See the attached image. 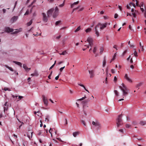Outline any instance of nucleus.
<instances>
[{
	"label": "nucleus",
	"instance_id": "nucleus-33",
	"mask_svg": "<svg viewBox=\"0 0 146 146\" xmlns=\"http://www.w3.org/2000/svg\"><path fill=\"white\" fill-rule=\"evenodd\" d=\"M91 29L90 28H88L85 31L86 33H88L91 31Z\"/></svg>",
	"mask_w": 146,
	"mask_h": 146
},
{
	"label": "nucleus",
	"instance_id": "nucleus-53",
	"mask_svg": "<svg viewBox=\"0 0 146 146\" xmlns=\"http://www.w3.org/2000/svg\"><path fill=\"white\" fill-rule=\"evenodd\" d=\"M136 5H137V6H139V5L138 4V1H137V0H136Z\"/></svg>",
	"mask_w": 146,
	"mask_h": 146
},
{
	"label": "nucleus",
	"instance_id": "nucleus-29",
	"mask_svg": "<svg viewBox=\"0 0 146 146\" xmlns=\"http://www.w3.org/2000/svg\"><path fill=\"white\" fill-rule=\"evenodd\" d=\"M114 92L115 94L117 96H119V93L117 90H114Z\"/></svg>",
	"mask_w": 146,
	"mask_h": 146
},
{
	"label": "nucleus",
	"instance_id": "nucleus-62",
	"mask_svg": "<svg viewBox=\"0 0 146 146\" xmlns=\"http://www.w3.org/2000/svg\"><path fill=\"white\" fill-rule=\"evenodd\" d=\"M111 72L113 73H114L115 72L114 70L113 69H112L111 70Z\"/></svg>",
	"mask_w": 146,
	"mask_h": 146
},
{
	"label": "nucleus",
	"instance_id": "nucleus-54",
	"mask_svg": "<svg viewBox=\"0 0 146 146\" xmlns=\"http://www.w3.org/2000/svg\"><path fill=\"white\" fill-rule=\"evenodd\" d=\"M137 139L139 140H142L143 141H144V140L142 139L141 138H137Z\"/></svg>",
	"mask_w": 146,
	"mask_h": 146
},
{
	"label": "nucleus",
	"instance_id": "nucleus-21",
	"mask_svg": "<svg viewBox=\"0 0 146 146\" xmlns=\"http://www.w3.org/2000/svg\"><path fill=\"white\" fill-rule=\"evenodd\" d=\"M80 134V132L78 131L75 132L73 133V135L74 137H76V136Z\"/></svg>",
	"mask_w": 146,
	"mask_h": 146
},
{
	"label": "nucleus",
	"instance_id": "nucleus-61",
	"mask_svg": "<svg viewBox=\"0 0 146 146\" xmlns=\"http://www.w3.org/2000/svg\"><path fill=\"white\" fill-rule=\"evenodd\" d=\"M3 13H5L6 11V9H3Z\"/></svg>",
	"mask_w": 146,
	"mask_h": 146
},
{
	"label": "nucleus",
	"instance_id": "nucleus-28",
	"mask_svg": "<svg viewBox=\"0 0 146 146\" xmlns=\"http://www.w3.org/2000/svg\"><path fill=\"white\" fill-rule=\"evenodd\" d=\"M97 49V47L95 46L94 47L93 50V52L94 54L96 53V52Z\"/></svg>",
	"mask_w": 146,
	"mask_h": 146
},
{
	"label": "nucleus",
	"instance_id": "nucleus-5",
	"mask_svg": "<svg viewBox=\"0 0 146 146\" xmlns=\"http://www.w3.org/2000/svg\"><path fill=\"white\" fill-rule=\"evenodd\" d=\"M88 72L90 78H93L95 76V71L93 70H89Z\"/></svg>",
	"mask_w": 146,
	"mask_h": 146
},
{
	"label": "nucleus",
	"instance_id": "nucleus-14",
	"mask_svg": "<svg viewBox=\"0 0 146 146\" xmlns=\"http://www.w3.org/2000/svg\"><path fill=\"white\" fill-rule=\"evenodd\" d=\"M7 102H6L5 104L4 105V112H5V111H7L8 110V104H7Z\"/></svg>",
	"mask_w": 146,
	"mask_h": 146
},
{
	"label": "nucleus",
	"instance_id": "nucleus-35",
	"mask_svg": "<svg viewBox=\"0 0 146 146\" xmlns=\"http://www.w3.org/2000/svg\"><path fill=\"white\" fill-rule=\"evenodd\" d=\"M86 98V96H85L84 97H83L80 99H78L77 100L81 101L84 100V99H85Z\"/></svg>",
	"mask_w": 146,
	"mask_h": 146
},
{
	"label": "nucleus",
	"instance_id": "nucleus-30",
	"mask_svg": "<svg viewBox=\"0 0 146 146\" xmlns=\"http://www.w3.org/2000/svg\"><path fill=\"white\" fill-rule=\"evenodd\" d=\"M32 22H33L32 20H30V21L29 22H28L27 23V25L28 26H30L32 24Z\"/></svg>",
	"mask_w": 146,
	"mask_h": 146
},
{
	"label": "nucleus",
	"instance_id": "nucleus-1",
	"mask_svg": "<svg viewBox=\"0 0 146 146\" xmlns=\"http://www.w3.org/2000/svg\"><path fill=\"white\" fill-rule=\"evenodd\" d=\"M119 88L122 91L124 96H126L128 94V89L123 83L121 84V86H119Z\"/></svg>",
	"mask_w": 146,
	"mask_h": 146
},
{
	"label": "nucleus",
	"instance_id": "nucleus-26",
	"mask_svg": "<svg viewBox=\"0 0 146 146\" xmlns=\"http://www.w3.org/2000/svg\"><path fill=\"white\" fill-rule=\"evenodd\" d=\"M23 68L26 71L28 70V68L27 67L26 64H24L23 66Z\"/></svg>",
	"mask_w": 146,
	"mask_h": 146
},
{
	"label": "nucleus",
	"instance_id": "nucleus-6",
	"mask_svg": "<svg viewBox=\"0 0 146 146\" xmlns=\"http://www.w3.org/2000/svg\"><path fill=\"white\" fill-rule=\"evenodd\" d=\"M92 124L94 125L95 127H97V129H100L101 126L100 123L98 122H95L94 121L92 122Z\"/></svg>",
	"mask_w": 146,
	"mask_h": 146
},
{
	"label": "nucleus",
	"instance_id": "nucleus-63",
	"mask_svg": "<svg viewBox=\"0 0 146 146\" xmlns=\"http://www.w3.org/2000/svg\"><path fill=\"white\" fill-rule=\"evenodd\" d=\"M29 11H27L25 13V14L24 15H27L29 14Z\"/></svg>",
	"mask_w": 146,
	"mask_h": 146
},
{
	"label": "nucleus",
	"instance_id": "nucleus-46",
	"mask_svg": "<svg viewBox=\"0 0 146 146\" xmlns=\"http://www.w3.org/2000/svg\"><path fill=\"white\" fill-rule=\"evenodd\" d=\"M4 90L5 91H7V90H8L9 91H10V89H9V88H4Z\"/></svg>",
	"mask_w": 146,
	"mask_h": 146
},
{
	"label": "nucleus",
	"instance_id": "nucleus-31",
	"mask_svg": "<svg viewBox=\"0 0 146 146\" xmlns=\"http://www.w3.org/2000/svg\"><path fill=\"white\" fill-rule=\"evenodd\" d=\"M67 53L66 51L65 50L63 51L61 53H60V54L61 55H65Z\"/></svg>",
	"mask_w": 146,
	"mask_h": 146
},
{
	"label": "nucleus",
	"instance_id": "nucleus-60",
	"mask_svg": "<svg viewBox=\"0 0 146 146\" xmlns=\"http://www.w3.org/2000/svg\"><path fill=\"white\" fill-rule=\"evenodd\" d=\"M54 0H48V1H49L50 3H52L53 2Z\"/></svg>",
	"mask_w": 146,
	"mask_h": 146
},
{
	"label": "nucleus",
	"instance_id": "nucleus-15",
	"mask_svg": "<svg viewBox=\"0 0 146 146\" xmlns=\"http://www.w3.org/2000/svg\"><path fill=\"white\" fill-rule=\"evenodd\" d=\"M124 78L129 82H132L131 80L128 77L127 74H125Z\"/></svg>",
	"mask_w": 146,
	"mask_h": 146
},
{
	"label": "nucleus",
	"instance_id": "nucleus-52",
	"mask_svg": "<svg viewBox=\"0 0 146 146\" xmlns=\"http://www.w3.org/2000/svg\"><path fill=\"white\" fill-rule=\"evenodd\" d=\"M57 139L59 141L62 142H63L64 141H63L60 138H57Z\"/></svg>",
	"mask_w": 146,
	"mask_h": 146
},
{
	"label": "nucleus",
	"instance_id": "nucleus-37",
	"mask_svg": "<svg viewBox=\"0 0 146 146\" xmlns=\"http://www.w3.org/2000/svg\"><path fill=\"white\" fill-rule=\"evenodd\" d=\"M20 30H21V29H20ZM21 30H20L19 31V30H17L16 31H15V32H13V34H16V33H17L19 32L20 31H21Z\"/></svg>",
	"mask_w": 146,
	"mask_h": 146
},
{
	"label": "nucleus",
	"instance_id": "nucleus-18",
	"mask_svg": "<svg viewBox=\"0 0 146 146\" xmlns=\"http://www.w3.org/2000/svg\"><path fill=\"white\" fill-rule=\"evenodd\" d=\"M31 75L32 76H37L38 75V74L36 70H35L34 72Z\"/></svg>",
	"mask_w": 146,
	"mask_h": 146
},
{
	"label": "nucleus",
	"instance_id": "nucleus-42",
	"mask_svg": "<svg viewBox=\"0 0 146 146\" xmlns=\"http://www.w3.org/2000/svg\"><path fill=\"white\" fill-rule=\"evenodd\" d=\"M103 51V47H101L100 48V53L101 54H102Z\"/></svg>",
	"mask_w": 146,
	"mask_h": 146
},
{
	"label": "nucleus",
	"instance_id": "nucleus-49",
	"mask_svg": "<svg viewBox=\"0 0 146 146\" xmlns=\"http://www.w3.org/2000/svg\"><path fill=\"white\" fill-rule=\"evenodd\" d=\"M60 74H60L57 76L55 77V79L56 80H57L58 79V78H59V75Z\"/></svg>",
	"mask_w": 146,
	"mask_h": 146
},
{
	"label": "nucleus",
	"instance_id": "nucleus-25",
	"mask_svg": "<svg viewBox=\"0 0 146 146\" xmlns=\"http://www.w3.org/2000/svg\"><path fill=\"white\" fill-rule=\"evenodd\" d=\"M50 118V116L48 115H47L46 116L45 121H46L47 122H48Z\"/></svg>",
	"mask_w": 146,
	"mask_h": 146
},
{
	"label": "nucleus",
	"instance_id": "nucleus-55",
	"mask_svg": "<svg viewBox=\"0 0 146 146\" xmlns=\"http://www.w3.org/2000/svg\"><path fill=\"white\" fill-rule=\"evenodd\" d=\"M95 21H93L92 25L91 26V27H92L94 26V25L95 24Z\"/></svg>",
	"mask_w": 146,
	"mask_h": 146
},
{
	"label": "nucleus",
	"instance_id": "nucleus-38",
	"mask_svg": "<svg viewBox=\"0 0 146 146\" xmlns=\"http://www.w3.org/2000/svg\"><path fill=\"white\" fill-rule=\"evenodd\" d=\"M106 61L105 59H104L103 62V67H104L106 65Z\"/></svg>",
	"mask_w": 146,
	"mask_h": 146
},
{
	"label": "nucleus",
	"instance_id": "nucleus-3",
	"mask_svg": "<svg viewBox=\"0 0 146 146\" xmlns=\"http://www.w3.org/2000/svg\"><path fill=\"white\" fill-rule=\"evenodd\" d=\"M59 9L57 7H56L55 9V10L53 13L52 16L53 18H56L58 15Z\"/></svg>",
	"mask_w": 146,
	"mask_h": 146
},
{
	"label": "nucleus",
	"instance_id": "nucleus-16",
	"mask_svg": "<svg viewBox=\"0 0 146 146\" xmlns=\"http://www.w3.org/2000/svg\"><path fill=\"white\" fill-rule=\"evenodd\" d=\"M54 133L55 134H57V131L56 130H55V129L53 128L51 129L50 128L49 130V132L51 134V135L52 136V131H54Z\"/></svg>",
	"mask_w": 146,
	"mask_h": 146
},
{
	"label": "nucleus",
	"instance_id": "nucleus-32",
	"mask_svg": "<svg viewBox=\"0 0 146 146\" xmlns=\"http://www.w3.org/2000/svg\"><path fill=\"white\" fill-rule=\"evenodd\" d=\"M80 26H79L77 27L76 29L74 31L75 32H76L79 31L80 29Z\"/></svg>",
	"mask_w": 146,
	"mask_h": 146
},
{
	"label": "nucleus",
	"instance_id": "nucleus-12",
	"mask_svg": "<svg viewBox=\"0 0 146 146\" xmlns=\"http://www.w3.org/2000/svg\"><path fill=\"white\" fill-rule=\"evenodd\" d=\"M87 102L88 101L86 100L83 101L82 102V103L83 105V109H85L86 107H88L87 104Z\"/></svg>",
	"mask_w": 146,
	"mask_h": 146
},
{
	"label": "nucleus",
	"instance_id": "nucleus-34",
	"mask_svg": "<svg viewBox=\"0 0 146 146\" xmlns=\"http://www.w3.org/2000/svg\"><path fill=\"white\" fill-rule=\"evenodd\" d=\"M61 22V21H56L55 23V25L56 26L58 25L59 24H60Z\"/></svg>",
	"mask_w": 146,
	"mask_h": 146
},
{
	"label": "nucleus",
	"instance_id": "nucleus-24",
	"mask_svg": "<svg viewBox=\"0 0 146 146\" xmlns=\"http://www.w3.org/2000/svg\"><path fill=\"white\" fill-rule=\"evenodd\" d=\"M146 123V122L145 121H141L139 123V124L141 125H143Z\"/></svg>",
	"mask_w": 146,
	"mask_h": 146
},
{
	"label": "nucleus",
	"instance_id": "nucleus-13",
	"mask_svg": "<svg viewBox=\"0 0 146 146\" xmlns=\"http://www.w3.org/2000/svg\"><path fill=\"white\" fill-rule=\"evenodd\" d=\"M18 17L16 16H14L12 17L11 20L10 21L11 23H13L17 19Z\"/></svg>",
	"mask_w": 146,
	"mask_h": 146
},
{
	"label": "nucleus",
	"instance_id": "nucleus-51",
	"mask_svg": "<svg viewBox=\"0 0 146 146\" xmlns=\"http://www.w3.org/2000/svg\"><path fill=\"white\" fill-rule=\"evenodd\" d=\"M118 15L116 13L115 14V15H114V18L115 19H116L118 17Z\"/></svg>",
	"mask_w": 146,
	"mask_h": 146
},
{
	"label": "nucleus",
	"instance_id": "nucleus-19",
	"mask_svg": "<svg viewBox=\"0 0 146 146\" xmlns=\"http://www.w3.org/2000/svg\"><path fill=\"white\" fill-rule=\"evenodd\" d=\"M33 133V132H30L27 134V136L30 139L32 137Z\"/></svg>",
	"mask_w": 146,
	"mask_h": 146
},
{
	"label": "nucleus",
	"instance_id": "nucleus-44",
	"mask_svg": "<svg viewBox=\"0 0 146 146\" xmlns=\"http://www.w3.org/2000/svg\"><path fill=\"white\" fill-rule=\"evenodd\" d=\"M125 126L126 128H129V127H130L131 125L129 124H126L125 125Z\"/></svg>",
	"mask_w": 146,
	"mask_h": 146
},
{
	"label": "nucleus",
	"instance_id": "nucleus-8",
	"mask_svg": "<svg viewBox=\"0 0 146 146\" xmlns=\"http://www.w3.org/2000/svg\"><path fill=\"white\" fill-rule=\"evenodd\" d=\"M87 41L89 43V45L92 47L93 45V41L92 39L90 37H88L87 38Z\"/></svg>",
	"mask_w": 146,
	"mask_h": 146
},
{
	"label": "nucleus",
	"instance_id": "nucleus-43",
	"mask_svg": "<svg viewBox=\"0 0 146 146\" xmlns=\"http://www.w3.org/2000/svg\"><path fill=\"white\" fill-rule=\"evenodd\" d=\"M142 84V83H140L138 84H137L136 86L137 88H138L139 86H140Z\"/></svg>",
	"mask_w": 146,
	"mask_h": 146
},
{
	"label": "nucleus",
	"instance_id": "nucleus-58",
	"mask_svg": "<svg viewBox=\"0 0 146 146\" xmlns=\"http://www.w3.org/2000/svg\"><path fill=\"white\" fill-rule=\"evenodd\" d=\"M36 0H33V1L31 3V5H32L36 1Z\"/></svg>",
	"mask_w": 146,
	"mask_h": 146
},
{
	"label": "nucleus",
	"instance_id": "nucleus-45",
	"mask_svg": "<svg viewBox=\"0 0 146 146\" xmlns=\"http://www.w3.org/2000/svg\"><path fill=\"white\" fill-rule=\"evenodd\" d=\"M127 52V50H125V51H124L122 55V56H124V55L125 54H126V53Z\"/></svg>",
	"mask_w": 146,
	"mask_h": 146
},
{
	"label": "nucleus",
	"instance_id": "nucleus-23",
	"mask_svg": "<svg viewBox=\"0 0 146 146\" xmlns=\"http://www.w3.org/2000/svg\"><path fill=\"white\" fill-rule=\"evenodd\" d=\"M79 3V1H78L76 2H75L71 5V8H72L74 7V5L78 4Z\"/></svg>",
	"mask_w": 146,
	"mask_h": 146
},
{
	"label": "nucleus",
	"instance_id": "nucleus-40",
	"mask_svg": "<svg viewBox=\"0 0 146 146\" xmlns=\"http://www.w3.org/2000/svg\"><path fill=\"white\" fill-rule=\"evenodd\" d=\"M129 5L130 6H131L132 5L133 6L135 7H136L135 4L134 3H129Z\"/></svg>",
	"mask_w": 146,
	"mask_h": 146
},
{
	"label": "nucleus",
	"instance_id": "nucleus-50",
	"mask_svg": "<svg viewBox=\"0 0 146 146\" xmlns=\"http://www.w3.org/2000/svg\"><path fill=\"white\" fill-rule=\"evenodd\" d=\"M41 33H40V34H39L37 32L36 33V34H35V36H38L39 35H40H40H41Z\"/></svg>",
	"mask_w": 146,
	"mask_h": 146
},
{
	"label": "nucleus",
	"instance_id": "nucleus-57",
	"mask_svg": "<svg viewBox=\"0 0 146 146\" xmlns=\"http://www.w3.org/2000/svg\"><path fill=\"white\" fill-rule=\"evenodd\" d=\"M23 98V96H19L18 99H19V100H20L21 99Z\"/></svg>",
	"mask_w": 146,
	"mask_h": 146
},
{
	"label": "nucleus",
	"instance_id": "nucleus-22",
	"mask_svg": "<svg viewBox=\"0 0 146 146\" xmlns=\"http://www.w3.org/2000/svg\"><path fill=\"white\" fill-rule=\"evenodd\" d=\"M78 85L79 86H81V87H83L84 88V89L86 91H87L88 92V93H89V91L87 90L85 87V86H84V85H83V84H80L79 83H78Z\"/></svg>",
	"mask_w": 146,
	"mask_h": 146
},
{
	"label": "nucleus",
	"instance_id": "nucleus-20",
	"mask_svg": "<svg viewBox=\"0 0 146 146\" xmlns=\"http://www.w3.org/2000/svg\"><path fill=\"white\" fill-rule=\"evenodd\" d=\"M13 62L15 63V64L21 67H22V64L21 62L15 61H13Z\"/></svg>",
	"mask_w": 146,
	"mask_h": 146
},
{
	"label": "nucleus",
	"instance_id": "nucleus-27",
	"mask_svg": "<svg viewBox=\"0 0 146 146\" xmlns=\"http://www.w3.org/2000/svg\"><path fill=\"white\" fill-rule=\"evenodd\" d=\"M5 67H6L8 69H9L11 71H13V68H12L10 67L7 66V65H5Z\"/></svg>",
	"mask_w": 146,
	"mask_h": 146
},
{
	"label": "nucleus",
	"instance_id": "nucleus-56",
	"mask_svg": "<svg viewBox=\"0 0 146 146\" xmlns=\"http://www.w3.org/2000/svg\"><path fill=\"white\" fill-rule=\"evenodd\" d=\"M133 15V16L134 17H136V15L135 13H132Z\"/></svg>",
	"mask_w": 146,
	"mask_h": 146
},
{
	"label": "nucleus",
	"instance_id": "nucleus-48",
	"mask_svg": "<svg viewBox=\"0 0 146 146\" xmlns=\"http://www.w3.org/2000/svg\"><path fill=\"white\" fill-rule=\"evenodd\" d=\"M65 68V66L60 68L59 70L60 72H62V71L63 69Z\"/></svg>",
	"mask_w": 146,
	"mask_h": 146
},
{
	"label": "nucleus",
	"instance_id": "nucleus-47",
	"mask_svg": "<svg viewBox=\"0 0 146 146\" xmlns=\"http://www.w3.org/2000/svg\"><path fill=\"white\" fill-rule=\"evenodd\" d=\"M81 122H82V123L83 124V125L84 126H86V123H85V121H84L83 120H81Z\"/></svg>",
	"mask_w": 146,
	"mask_h": 146
},
{
	"label": "nucleus",
	"instance_id": "nucleus-2",
	"mask_svg": "<svg viewBox=\"0 0 146 146\" xmlns=\"http://www.w3.org/2000/svg\"><path fill=\"white\" fill-rule=\"evenodd\" d=\"M121 114L118 115L117 119H116V123L117 125V127H119V126L122 123L123 121L121 118Z\"/></svg>",
	"mask_w": 146,
	"mask_h": 146
},
{
	"label": "nucleus",
	"instance_id": "nucleus-36",
	"mask_svg": "<svg viewBox=\"0 0 146 146\" xmlns=\"http://www.w3.org/2000/svg\"><path fill=\"white\" fill-rule=\"evenodd\" d=\"M135 51L134 53V55L135 57L137 56V52L136 51L135 49H134Z\"/></svg>",
	"mask_w": 146,
	"mask_h": 146
},
{
	"label": "nucleus",
	"instance_id": "nucleus-10",
	"mask_svg": "<svg viewBox=\"0 0 146 146\" xmlns=\"http://www.w3.org/2000/svg\"><path fill=\"white\" fill-rule=\"evenodd\" d=\"M5 31L8 33L10 32H13V29H11L10 27H5Z\"/></svg>",
	"mask_w": 146,
	"mask_h": 146
},
{
	"label": "nucleus",
	"instance_id": "nucleus-59",
	"mask_svg": "<svg viewBox=\"0 0 146 146\" xmlns=\"http://www.w3.org/2000/svg\"><path fill=\"white\" fill-rule=\"evenodd\" d=\"M54 65H52L49 68V70H50L52 69L54 66Z\"/></svg>",
	"mask_w": 146,
	"mask_h": 146
},
{
	"label": "nucleus",
	"instance_id": "nucleus-64",
	"mask_svg": "<svg viewBox=\"0 0 146 146\" xmlns=\"http://www.w3.org/2000/svg\"><path fill=\"white\" fill-rule=\"evenodd\" d=\"M119 131L121 132V133H123V130L122 129H120L119 130Z\"/></svg>",
	"mask_w": 146,
	"mask_h": 146
},
{
	"label": "nucleus",
	"instance_id": "nucleus-7",
	"mask_svg": "<svg viewBox=\"0 0 146 146\" xmlns=\"http://www.w3.org/2000/svg\"><path fill=\"white\" fill-rule=\"evenodd\" d=\"M42 20L43 21L46 23L48 21V17L46 14L44 13H42Z\"/></svg>",
	"mask_w": 146,
	"mask_h": 146
},
{
	"label": "nucleus",
	"instance_id": "nucleus-41",
	"mask_svg": "<svg viewBox=\"0 0 146 146\" xmlns=\"http://www.w3.org/2000/svg\"><path fill=\"white\" fill-rule=\"evenodd\" d=\"M84 46H85V47H86V48H83L82 49L84 51L85 50L86 48H89V45H84Z\"/></svg>",
	"mask_w": 146,
	"mask_h": 146
},
{
	"label": "nucleus",
	"instance_id": "nucleus-4",
	"mask_svg": "<svg viewBox=\"0 0 146 146\" xmlns=\"http://www.w3.org/2000/svg\"><path fill=\"white\" fill-rule=\"evenodd\" d=\"M107 25V23H105L103 24L99 23L97 25H98L97 28L99 27V26H100V30H103L105 28H106Z\"/></svg>",
	"mask_w": 146,
	"mask_h": 146
},
{
	"label": "nucleus",
	"instance_id": "nucleus-17",
	"mask_svg": "<svg viewBox=\"0 0 146 146\" xmlns=\"http://www.w3.org/2000/svg\"><path fill=\"white\" fill-rule=\"evenodd\" d=\"M97 27H98V25H96V26L95 28V33H96V35L98 37L99 36V32L97 29Z\"/></svg>",
	"mask_w": 146,
	"mask_h": 146
},
{
	"label": "nucleus",
	"instance_id": "nucleus-9",
	"mask_svg": "<svg viewBox=\"0 0 146 146\" xmlns=\"http://www.w3.org/2000/svg\"><path fill=\"white\" fill-rule=\"evenodd\" d=\"M54 8H51L47 12V15L48 17H49L51 15L52 13L54 11Z\"/></svg>",
	"mask_w": 146,
	"mask_h": 146
},
{
	"label": "nucleus",
	"instance_id": "nucleus-11",
	"mask_svg": "<svg viewBox=\"0 0 146 146\" xmlns=\"http://www.w3.org/2000/svg\"><path fill=\"white\" fill-rule=\"evenodd\" d=\"M43 98V100L44 104L46 105L47 106L48 104V101L47 98H46L45 96L44 95L42 96Z\"/></svg>",
	"mask_w": 146,
	"mask_h": 146
},
{
	"label": "nucleus",
	"instance_id": "nucleus-39",
	"mask_svg": "<svg viewBox=\"0 0 146 146\" xmlns=\"http://www.w3.org/2000/svg\"><path fill=\"white\" fill-rule=\"evenodd\" d=\"M65 1V0H64V1L63 3L62 4H60V5H59V7H63L64 6V5Z\"/></svg>",
	"mask_w": 146,
	"mask_h": 146
}]
</instances>
